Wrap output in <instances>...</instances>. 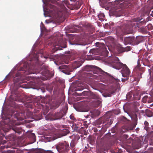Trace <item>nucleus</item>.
<instances>
[{"instance_id": "obj_4", "label": "nucleus", "mask_w": 153, "mask_h": 153, "mask_svg": "<svg viewBox=\"0 0 153 153\" xmlns=\"http://www.w3.org/2000/svg\"><path fill=\"white\" fill-rule=\"evenodd\" d=\"M41 73L42 75L45 76H47L49 74V71L48 69V67L45 65H41L40 68L36 69L34 68L33 71L30 72V74Z\"/></svg>"}, {"instance_id": "obj_32", "label": "nucleus", "mask_w": 153, "mask_h": 153, "mask_svg": "<svg viewBox=\"0 0 153 153\" xmlns=\"http://www.w3.org/2000/svg\"><path fill=\"white\" fill-rule=\"evenodd\" d=\"M95 44L96 46L98 47H100L102 46H103L104 45V43H101L99 42H96Z\"/></svg>"}, {"instance_id": "obj_42", "label": "nucleus", "mask_w": 153, "mask_h": 153, "mask_svg": "<svg viewBox=\"0 0 153 153\" xmlns=\"http://www.w3.org/2000/svg\"><path fill=\"white\" fill-rule=\"evenodd\" d=\"M134 111L135 113H139V110L137 108H135L134 110Z\"/></svg>"}, {"instance_id": "obj_35", "label": "nucleus", "mask_w": 153, "mask_h": 153, "mask_svg": "<svg viewBox=\"0 0 153 153\" xmlns=\"http://www.w3.org/2000/svg\"><path fill=\"white\" fill-rule=\"evenodd\" d=\"M140 66H141V65L140 63V61L138 59V61H137V65L136 66L135 68L136 69H138V70H139L140 67Z\"/></svg>"}, {"instance_id": "obj_22", "label": "nucleus", "mask_w": 153, "mask_h": 153, "mask_svg": "<svg viewBox=\"0 0 153 153\" xmlns=\"http://www.w3.org/2000/svg\"><path fill=\"white\" fill-rule=\"evenodd\" d=\"M150 96V95L149 94H148L145 96L142 99V101L143 103H146V101H148V98H149Z\"/></svg>"}, {"instance_id": "obj_6", "label": "nucleus", "mask_w": 153, "mask_h": 153, "mask_svg": "<svg viewBox=\"0 0 153 153\" xmlns=\"http://www.w3.org/2000/svg\"><path fill=\"white\" fill-rule=\"evenodd\" d=\"M63 114L62 111H60L57 113H55L54 114L50 116V114L48 115L50 120H58L61 118L63 116Z\"/></svg>"}, {"instance_id": "obj_7", "label": "nucleus", "mask_w": 153, "mask_h": 153, "mask_svg": "<svg viewBox=\"0 0 153 153\" xmlns=\"http://www.w3.org/2000/svg\"><path fill=\"white\" fill-rule=\"evenodd\" d=\"M121 71L123 77L129 76L130 74V71L125 64H124V66H123Z\"/></svg>"}, {"instance_id": "obj_17", "label": "nucleus", "mask_w": 153, "mask_h": 153, "mask_svg": "<svg viewBox=\"0 0 153 153\" xmlns=\"http://www.w3.org/2000/svg\"><path fill=\"white\" fill-rule=\"evenodd\" d=\"M131 128H129L126 126H123L122 127V128L121 129V132L122 133L125 132L126 131H128L129 130H131Z\"/></svg>"}, {"instance_id": "obj_59", "label": "nucleus", "mask_w": 153, "mask_h": 153, "mask_svg": "<svg viewBox=\"0 0 153 153\" xmlns=\"http://www.w3.org/2000/svg\"><path fill=\"white\" fill-rule=\"evenodd\" d=\"M106 134H111V133L110 132H108V133H107Z\"/></svg>"}, {"instance_id": "obj_25", "label": "nucleus", "mask_w": 153, "mask_h": 153, "mask_svg": "<svg viewBox=\"0 0 153 153\" xmlns=\"http://www.w3.org/2000/svg\"><path fill=\"white\" fill-rule=\"evenodd\" d=\"M89 120L84 121L82 123L84 126L85 128H87L88 126V125L90 123Z\"/></svg>"}, {"instance_id": "obj_9", "label": "nucleus", "mask_w": 153, "mask_h": 153, "mask_svg": "<svg viewBox=\"0 0 153 153\" xmlns=\"http://www.w3.org/2000/svg\"><path fill=\"white\" fill-rule=\"evenodd\" d=\"M135 38L134 36H128L125 37L124 40V43L126 45L129 43L131 44L134 40Z\"/></svg>"}, {"instance_id": "obj_52", "label": "nucleus", "mask_w": 153, "mask_h": 153, "mask_svg": "<svg viewBox=\"0 0 153 153\" xmlns=\"http://www.w3.org/2000/svg\"><path fill=\"white\" fill-rule=\"evenodd\" d=\"M139 130V128H137L136 129V131H138V130ZM136 132H137V133H138V132H137V131H136Z\"/></svg>"}, {"instance_id": "obj_10", "label": "nucleus", "mask_w": 153, "mask_h": 153, "mask_svg": "<svg viewBox=\"0 0 153 153\" xmlns=\"http://www.w3.org/2000/svg\"><path fill=\"white\" fill-rule=\"evenodd\" d=\"M131 117L133 121L134 127H135L137 123L138 119L137 115L136 113L132 114Z\"/></svg>"}, {"instance_id": "obj_37", "label": "nucleus", "mask_w": 153, "mask_h": 153, "mask_svg": "<svg viewBox=\"0 0 153 153\" xmlns=\"http://www.w3.org/2000/svg\"><path fill=\"white\" fill-rule=\"evenodd\" d=\"M44 57L46 59L48 58L51 59L52 58V56L51 55H48L47 56H44Z\"/></svg>"}, {"instance_id": "obj_58", "label": "nucleus", "mask_w": 153, "mask_h": 153, "mask_svg": "<svg viewBox=\"0 0 153 153\" xmlns=\"http://www.w3.org/2000/svg\"><path fill=\"white\" fill-rule=\"evenodd\" d=\"M147 115V116L148 117H150L151 116V115Z\"/></svg>"}, {"instance_id": "obj_12", "label": "nucleus", "mask_w": 153, "mask_h": 153, "mask_svg": "<svg viewBox=\"0 0 153 153\" xmlns=\"http://www.w3.org/2000/svg\"><path fill=\"white\" fill-rule=\"evenodd\" d=\"M89 97L91 99L98 100L100 99L99 95L96 93H94L90 91L89 95Z\"/></svg>"}, {"instance_id": "obj_15", "label": "nucleus", "mask_w": 153, "mask_h": 153, "mask_svg": "<svg viewBox=\"0 0 153 153\" xmlns=\"http://www.w3.org/2000/svg\"><path fill=\"white\" fill-rule=\"evenodd\" d=\"M132 98L133 100H139L140 99V96L139 94H138V93H136L135 94H133Z\"/></svg>"}, {"instance_id": "obj_27", "label": "nucleus", "mask_w": 153, "mask_h": 153, "mask_svg": "<svg viewBox=\"0 0 153 153\" xmlns=\"http://www.w3.org/2000/svg\"><path fill=\"white\" fill-rule=\"evenodd\" d=\"M62 131V132L61 134H68L70 133V131L68 129H64Z\"/></svg>"}, {"instance_id": "obj_14", "label": "nucleus", "mask_w": 153, "mask_h": 153, "mask_svg": "<svg viewBox=\"0 0 153 153\" xmlns=\"http://www.w3.org/2000/svg\"><path fill=\"white\" fill-rule=\"evenodd\" d=\"M86 28L89 32L93 31L94 29V27L90 24H88L86 25Z\"/></svg>"}, {"instance_id": "obj_13", "label": "nucleus", "mask_w": 153, "mask_h": 153, "mask_svg": "<svg viewBox=\"0 0 153 153\" xmlns=\"http://www.w3.org/2000/svg\"><path fill=\"white\" fill-rule=\"evenodd\" d=\"M65 40H63L62 38H60L58 41V43L56 42L55 45L56 46H60L62 47V45H63L65 44Z\"/></svg>"}, {"instance_id": "obj_49", "label": "nucleus", "mask_w": 153, "mask_h": 153, "mask_svg": "<svg viewBox=\"0 0 153 153\" xmlns=\"http://www.w3.org/2000/svg\"><path fill=\"white\" fill-rule=\"evenodd\" d=\"M150 16L153 17V11H152L150 13Z\"/></svg>"}, {"instance_id": "obj_55", "label": "nucleus", "mask_w": 153, "mask_h": 153, "mask_svg": "<svg viewBox=\"0 0 153 153\" xmlns=\"http://www.w3.org/2000/svg\"><path fill=\"white\" fill-rule=\"evenodd\" d=\"M58 137H57L56 138H54L53 139V140H55V139H56V138H58Z\"/></svg>"}, {"instance_id": "obj_57", "label": "nucleus", "mask_w": 153, "mask_h": 153, "mask_svg": "<svg viewBox=\"0 0 153 153\" xmlns=\"http://www.w3.org/2000/svg\"><path fill=\"white\" fill-rule=\"evenodd\" d=\"M93 51V50H91L89 52H91L92 51Z\"/></svg>"}, {"instance_id": "obj_62", "label": "nucleus", "mask_w": 153, "mask_h": 153, "mask_svg": "<svg viewBox=\"0 0 153 153\" xmlns=\"http://www.w3.org/2000/svg\"><path fill=\"white\" fill-rule=\"evenodd\" d=\"M142 74V73H140V76H141Z\"/></svg>"}, {"instance_id": "obj_23", "label": "nucleus", "mask_w": 153, "mask_h": 153, "mask_svg": "<svg viewBox=\"0 0 153 153\" xmlns=\"http://www.w3.org/2000/svg\"><path fill=\"white\" fill-rule=\"evenodd\" d=\"M78 132L80 134H87L86 131L84 129L83 127H82L79 129L78 130Z\"/></svg>"}, {"instance_id": "obj_48", "label": "nucleus", "mask_w": 153, "mask_h": 153, "mask_svg": "<svg viewBox=\"0 0 153 153\" xmlns=\"http://www.w3.org/2000/svg\"><path fill=\"white\" fill-rule=\"evenodd\" d=\"M84 88L83 87H82V89H79V88H77V90H82V89H83Z\"/></svg>"}, {"instance_id": "obj_36", "label": "nucleus", "mask_w": 153, "mask_h": 153, "mask_svg": "<svg viewBox=\"0 0 153 153\" xmlns=\"http://www.w3.org/2000/svg\"><path fill=\"white\" fill-rule=\"evenodd\" d=\"M117 131L116 128H114L111 129V132L112 133H117L116 131Z\"/></svg>"}, {"instance_id": "obj_20", "label": "nucleus", "mask_w": 153, "mask_h": 153, "mask_svg": "<svg viewBox=\"0 0 153 153\" xmlns=\"http://www.w3.org/2000/svg\"><path fill=\"white\" fill-rule=\"evenodd\" d=\"M131 48L130 47H127L125 48H123L122 47L120 48V50L121 52H124L125 51H130Z\"/></svg>"}, {"instance_id": "obj_8", "label": "nucleus", "mask_w": 153, "mask_h": 153, "mask_svg": "<svg viewBox=\"0 0 153 153\" xmlns=\"http://www.w3.org/2000/svg\"><path fill=\"white\" fill-rule=\"evenodd\" d=\"M41 99L39 100V97H37L36 99H35L33 97H27L26 99V102L27 103H32L33 102H42Z\"/></svg>"}, {"instance_id": "obj_53", "label": "nucleus", "mask_w": 153, "mask_h": 153, "mask_svg": "<svg viewBox=\"0 0 153 153\" xmlns=\"http://www.w3.org/2000/svg\"><path fill=\"white\" fill-rule=\"evenodd\" d=\"M116 91V89H115L114 91H113L112 92H111V94H113L115 92V91Z\"/></svg>"}, {"instance_id": "obj_63", "label": "nucleus", "mask_w": 153, "mask_h": 153, "mask_svg": "<svg viewBox=\"0 0 153 153\" xmlns=\"http://www.w3.org/2000/svg\"><path fill=\"white\" fill-rule=\"evenodd\" d=\"M148 111L147 110H146V111H147V112Z\"/></svg>"}, {"instance_id": "obj_44", "label": "nucleus", "mask_w": 153, "mask_h": 153, "mask_svg": "<svg viewBox=\"0 0 153 153\" xmlns=\"http://www.w3.org/2000/svg\"><path fill=\"white\" fill-rule=\"evenodd\" d=\"M141 113H143V114L144 113V111L143 110H141L140 111H139V114H140Z\"/></svg>"}, {"instance_id": "obj_19", "label": "nucleus", "mask_w": 153, "mask_h": 153, "mask_svg": "<svg viewBox=\"0 0 153 153\" xmlns=\"http://www.w3.org/2000/svg\"><path fill=\"white\" fill-rule=\"evenodd\" d=\"M144 129L145 130L147 131V133H148L150 128L149 126V123L148 122L146 121H145L144 123Z\"/></svg>"}, {"instance_id": "obj_46", "label": "nucleus", "mask_w": 153, "mask_h": 153, "mask_svg": "<svg viewBox=\"0 0 153 153\" xmlns=\"http://www.w3.org/2000/svg\"><path fill=\"white\" fill-rule=\"evenodd\" d=\"M93 131H94V132H96L97 131V129L96 128H94L93 129Z\"/></svg>"}, {"instance_id": "obj_18", "label": "nucleus", "mask_w": 153, "mask_h": 153, "mask_svg": "<svg viewBox=\"0 0 153 153\" xmlns=\"http://www.w3.org/2000/svg\"><path fill=\"white\" fill-rule=\"evenodd\" d=\"M130 3L127 1H124L120 4V6L123 8H126L127 7Z\"/></svg>"}, {"instance_id": "obj_50", "label": "nucleus", "mask_w": 153, "mask_h": 153, "mask_svg": "<svg viewBox=\"0 0 153 153\" xmlns=\"http://www.w3.org/2000/svg\"><path fill=\"white\" fill-rule=\"evenodd\" d=\"M141 30L142 31H144V28L143 27L141 28Z\"/></svg>"}, {"instance_id": "obj_21", "label": "nucleus", "mask_w": 153, "mask_h": 153, "mask_svg": "<svg viewBox=\"0 0 153 153\" xmlns=\"http://www.w3.org/2000/svg\"><path fill=\"white\" fill-rule=\"evenodd\" d=\"M65 148V146L63 143L59 144L57 146V148L58 150H64Z\"/></svg>"}, {"instance_id": "obj_3", "label": "nucleus", "mask_w": 153, "mask_h": 153, "mask_svg": "<svg viewBox=\"0 0 153 153\" xmlns=\"http://www.w3.org/2000/svg\"><path fill=\"white\" fill-rule=\"evenodd\" d=\"M135 25V23L131 21H127L123 25L119 27L122 32L120 35L128 34L132 33V27Z\"/></svg>"}, {"instance_id": "obj_29", "label": "nucleus", "mask_w": 153, "mask_h": 153, "mask_svg": "<svg viewBox=\"0 0 153 153\" xmlns=\"http://www.w3.org/2000/svg\"><path fill=\"white\" fill-rule=\"evenodd\" d=\"M70 119L72 120L71 121H68L70 123H74V121L75 120H76V119H75V117H74L72 115H70Z\"/></svg>"}, {"instance_id": "obj_40", "label": "nucleus", "mask_w": 153, "mask_h": 153, "mask_svg": "<svg viewBox=\"0 0 153 153\" xmlns=\"http://www.w3.org/2000/svg\"><path fill=\"white\" fill-rule=\"evenodd\" d=\"M72 128H74V130L73 131H76L77 128H76V126L75 127V126L74 124H73L72 126H71Z\"/></svg>"}, {"instance_id": "obj_31", "label": "nucleus", "mask_w": 153, "mask_h": 153, "mask_svg": "<svg viewBox=\"0 0 153 153\" xmlns=\"http://www.w3.org/2000/svg\"><path fill=\"white\" fill-rule=\"evenodd\" d=\"M101 101L100 100H98L95 101V105L96 107H98L101 103Z\"/></svg>"}, {"instance_id": "obj_43", "label": "nucleus", "mask_w": 153, "mask_h": 153, "mask_svg": "<svg viewBox=\"0 0 153 153\" xmlns=\"http://www.w3.org/2000/svg\"><path fill=\"white\" fill-rule=\"evenodd\" d=\"M87 75L88 76H93V74H91L90 73H88L87 74Z\"/></svg>"}, {"instance_id": "obj_38", "label": "nucleus", "mask_w": 153, "mask_h": 153, "mask_svg": "<svg viewBox=\"0 0 153 153\" xmlns=\"http://www.w3.org/2000/svg\"><path fill=\"white\" fill-rule=\"evenodd\" d=\"M128 76H127L126 77H126V78H124V79H122V82H125V81H126V80H127L128 79Z\"/></svg>"}, {"instance_id": "obj_54", "label": "nucleus", "mask_w": 153, "mask_h": 153, "mask_svg": "<svg viewBox=\"0 0 153 153\" xmlns=\"http://www.w3.org/2000/svg\"><path fill=\"white\" fill-rule=\"evenodd\" d=\"M16 76H19L21 75V74H16Z\"/></svg>"}, {"instance_id": "obj_24", "label": "nucleus", "mask_w": 153, "mask_h": 153, "mask_svg": "<svg viewBox=\"0 0 153 153\" xmlns=\"http://www.w3.org/2000/svg\"><path fill=\"white\" fill-rule=\"evenodd\" d=\"M42 131H42V132L44 133L42 134H56L54 133H51V131H51L50 130H47L46 129H42Z\"/></svg>"}, {"instance_id": "obj_51", "label": "nucleus", "mask_w": 153, "mask_h": 153, "mask_svg": "<svg viewBox=\"0 0 153 153\" xmlns=\"http://www.w3.org/2000/svg\"><path fill=\"white\" fill-rule=\"evenodd\" d=\"M64 62L65 64H68V61H65V60L64 61Z\"/></svg>"}, {"instance_id": "obj_34", "label": "nucleus", "mask_w": 153, "mask_h": 153, "mask_svg": "<svg viewBox=\"0 0 153 153\" xmlns=\"http://www.w3.org/2000/svg\"><path fill=\"white\" fill-rule=\"evenodd\" d=\"M152 133H153V126H152L151 128H150L148 132V134H152Z\"/></svg>"}, {"instance_id": "obj_60", "label": "nucleus", "mask_w": 153, "mask_h": 153, "mask_svg": "<svg viewBox=\"0 0 153 153\" xmlns=\"http://www.w3.org/2000/svg\"><path fill=\"white\" fill-rule=\"evenodd\" d=\"M30 134H34V133H32V132H30Z\"/></svg>"}, {"instance_id": "obj_2", "label": "nucleus", "mask_w": 153, "mask_h": 153, "mask_svg": "<svg viewBox=\"0 0 153 153\" xmlns=\"http://www.w3.org/2000/svg\"><path fill=\"white\" fill-rule=\"evenodd\" d=\"M82 63L83 62L81 60L75 61L72 63L71 66L61 65L59 67V69L63 73L69 75L70 74V72L73 71L74 69L80 67Z\"/></svg>"}, {"instance_id": "obj_26", "label": "nucleus", "mask_w": 153, "mask_h": 153, "mask_svg": "<svg viewBox=\"0 0 153 153\" xmlns=\"http://www.w3.org/2000/svg\"><path fill=\"white\" fill-rule=\"evenodd\" d=\"M90 92V91H84L83 92L80 93V95L84 96H89Z\"/></svg>"}, {"instance_id": "obj_39", "label": "nucleus", "mask_w": 153, "mask_h": 153, "mask_svg": "<svg viewBox=\"0 0 153 153\" xmlns=\"http://www.w3.org/2000/svg\"><path fill=\"white\" fill-rule=\"evenodd\" d=\"M14 80L15 81V82H18L19 80V78L16 77L14 78Z\"/></svg>"}, {"instance_id": "obj_61", "label": "nucleus", "mask_w": 153, "mask_h": 153, "mask_svg": "<svg viewBox=\"0 0 153 153\" xmlns=\"http://www.w3.org/2000/svg\"><path fill=\"white\" fill-rule=\"evenodd\" d=\"M118 29H117V33H118Z\"/></svg>"}, {"instance_id": "obj_28", "label": "nucleus", "mask_w": 153, "mask_h": 153, "mask_svg": "<svg viewBox=\"0 0 153 153\" xmlns=\"http://www.w3.org/2000/svg\"><path fill=\"white\" fill-rule=\"evenodd\" d=\"M92 113H93L92 114L94 116L98 115L100 114V111L97 110L94 111Z\"/></svg>"}, {"instance_id": "obj_16", "label": "nucleus", "mask_w": 153, "mask_h": 153, "mask_svg": "<svg viewBox=\"0 0 153 153\" xmlns=\"http://www.w3.org/2000/svg\"><path fill=\"white\" fill-rule=\"evenodd\" d=\"M133 91H131L128 93L126 95V98L127 99L129 100L130 101L133 100V97H132V95L133 94Z\"/></svg>"}, {"instance_id": "obj_64", "label": "nucleus", "mask_w": 153, "mask_h": 153, "mask_svg": "<svg viewBox=\"0 0 153 153\" xmlns=\"http://www.w3.org/2000/svg\"><path fill=\"white\" fill-rule=\"evenodd\" d=\"M51 6L53 7V5H51Z\"/></svg>"}, {"instance_id": "obj_45", "label": "nucleus", "mask_w": 153, "mask_h": 153, "mask_svg": "<svg viewBox=\"0 0 153 153\" xmlns=\"http://www.w3.org/2000/svg\"><path fill=\"white\" fill-rule=\"evenodd\" d=\"M113 121V119H111L110 120V121L109 122L110 125L112 123Z\"/></svg>"}, {"instance_id": "obj_33", "label": "nucleus", "mask_w": 153, "mask_h": 153, "mask_svg": "<svg viewBox=\"0 0 153 153\" xmlns=\"http://www.w3.org/2000/svg\"><path fill=\"white\" fill-rule=\"evenodd\" d=\"M148 29L150 30L152 29H153V26H152L151 24H148L147 26Z\"/></svg>"}, {"instance_id": "obj_56", "label": "nucleus", "mask_w": 153, "mask_h": 153, "mask_svg": "<svg viewBox=\"0 0 153 153\" xmlns=\"http://www.w3.org/2000/svg\"><path fill=\"white\" fill-rule=\"evenodd\" d=\"M37 62H39V59H37Z\"/></svg>"}, {"instance_id": "obj_41", "label": "nucleus", "mask_w": 153, "mask_h": 153, "mask_svg": "<svg viewBox=\"0 0 153 153\" xmlns=\"http://www.w3.org/2000/svg\"><path fill=\"white\" fill-rule=\"evenodd\" d=\"M108 39H110L111 40V41L112 42H114V39L113 38H112V37H110L108 38Z\"/></svg>"}, {"instance_id": "obj_1", "label": "nucleus", "mask_w": 153, "mask_h": 153, "mask_svg": "<svg viewBox=\"0 0 153 153\" xmlns=\"http://www.w3.org/2000/svg\"><path fill=\"white\" fill-rule=\"evenodd\" d=\"M20 113L16 111H12V114L8 115L3 119V122L4 124V126L3 127V130L5 133L9 131H14L15 133L21 134L23 132L21 128L17 127H15V125H19L18 120H22V118L21 117Z\"/></svg>"}, {"instance_id": "obj_11", "label": "nucleus", "mask_w": 153, "mask_h": 153, "mask_svg": "<svg viewBox=\"0 0 153 153\" xmlns=\"http://www.w3.org/2000/svg\"><path fill=\"white\" fill-rule=\"evenodd\" d=\"M124 64H123L122 63L118 62H116L113 64V67L119 70L121 68H122Z\"/></svg>"}, {"instance_id": "obj_5", "label": "nucleus", "mask_w": 153, "mask_h": 153, "mask_svg": "<svg viewBox=\"0 0 153 153\" xmlns=\"http://www.w3.org/2000/svg\"><path fill=\"white\" fill-rule=\"evenodd\" d=\"M91 68L92 69H95V71L94 72H95L94 73L95 74H102V75H105V74H108L107 73L104 72L100 68L96 66L93 65H87L85 67V70L87 71H90Z\"/></svg>"}, {"instance_id": "obj_30", "label": "nucleus", "mask_w": 153, "mask_h": 153, "mask_svg": "<svg viewBox=\"0 0 153 153\" xmlns=\"http://www.w3.org/2000/svg\"><path fill=\"white\" fill-rule=\"evenodd\" d=\"M150 96L148 98V103H150L151 102H153V96H152L150 95Z\"/></svg>"}, {"instance_id": "obj_47", "label": "nucleus", "mask_w": 153, "mask_h": 153, "mask_svg": "<svg viewBox=\"0 0 153 153\" xmlns=\"http://www.w3.org/2000/svg\"><path fill=\"white\" fill-rule=\"evenodd\" d=\"M12 97L11 96L10 97V98L11 99H10V100L11 101L12 100V101H15V100H16V99H11Z\"/></svg>"}]
</instances>
